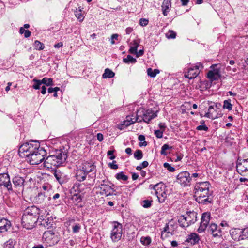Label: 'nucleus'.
Returning a JSON list of instances; mask_svg holds the SVG:
<instances>
[{
	"mask_svg": "<svg viewBox=\"0 0 248 248\" xmlns=\"http://www.w3.org/2000/svg\"><path fill=\"white\" fill-rule=\"evenodd\" d=\"M67 153L62 149L57 150L54 154L46 157L44 162V166L47 170L51 169L54 171V175L60 184L67 181V176L64 173L60 170H56V168L63 166L67 158Z\"/></svg>",
	"mask_w": 248,
	"mask_h": 248,
	"instance_id": "nucleus-1",
	"label": "nucleus"
},
{
	"mask_svg": "<svg viewBox=\"0 0 248 248\" xmlns=\"http://www.w3.org/2000/svg\"><path fill=\"white\" fill-rule=\"evenodd\" d=\"M210 184L208 181L198 183L195 186V197L196 200L203 204L211 203L212 199L210 198L211 194L209 193Z\"/></svg>",
	"mask_w": 248,
	"mask_h": 248,
	"instance_id": "nucleus-2",
	"label": "nucleus"
},
{
	"mask_svg": "<svg viewBox=\"0 0 248 248\" xmlns=\"http://www.w3.org/2000/svg\"><path fill=\"white\" fill-rule=\"evenodd\" d=\"M39 209L32 206L28 207L23 213L21 223L23 227L26 229H31L35 227L38 219Z\"/></svg>",
	"mask_w": 248,
	"mask_h": 248,
	"instance_id": "nucleus-3",
	"label": "nucleus"
},
{
	"mask_svg": "<svg viewBox=\"0 0 248 248\" xmlns=\"http://www.w3.org/2000/svg\"><path fill=\"white\" fill-rule=\"evenodd\" d=\"M40 147V143L38 142L30 141L20 146L18 150L19 155L21 157H25L27 159L30 155L35 153Z\"/></svg>",
	"mask_w": 248,
	"mask_h": 248,
	"instance_id": "nucleus-4",
	"label": "nucleus"
},
{
	"mask_svg": "<svg viewBox=\"0 0 248 248\" xmlns=\"http://www.w3.org/2000/svg\"><path fill=\"white\" fill-rule=\"evenodd\" d=\"M149 188L150 189L154 190V192H152V193L155 194L156 195L158 199V201L160 203H163L165 202L168 194L166 186L163 183H159L155 185H150Z\"/></svg>",
	"mask_w": 248,
	"mask_h": 248,
	"instance_id": "nucleus-5",
	"label": "nucleus"
},
{
	"mask_svg": "<svg viewBox=\"0 0 248 248\" xmlns=\"http://www.w3.org/2000/svg\"><path fill=\"white\" fill-rule=\"evenodd\" d=\"M42 241L45 248L53 246L59 241L58 234L52 231H46L43 234Z\"/></svg>",
	"mask_w": 248,
	"mask_h": 248,
	"instance_id": "nucleus-6",
	"label": "nucleus"
},
{
	"mask_svg": "<svg viewBox=\"0 0 248 248\" xmlns=\"http://www.w3.org/2000/svg\"><path fill=\"white\" fill-rule=\"evenodd\" d=\"M46 155V151L40 147L35 153L30 155L27 160L31 165H37L43 161H45Z\"/></svg>",
	"mask_w": 248,
	"mask_h": 248,
	"instance_id": "nucleus-7",
	"label": "nucleus"
},
{
	"mask_svg": "<svg viewBox=\"0 0 248 248\" xmlns=\"http://www.w3.org/2000/svg\"><path fill=\"white\" fill-rule=\"evenodd\" d=\"M99 185L101 195L106 197L112 195L116 191L114 189V185L108 180H103Z\"/></svg>",
	"mask_w": 248,
	"mask_h": 248,
	"instance_id": "nucleus-8",
	"label": "nucleus"
},
{
	"mask_svg": "<svg viewBox=\"0 0 248 248\" xmlns=\"http://www.w3.org/2000/svg\"><path fill=\"white\" fill-rule=\"evenodd\" d=\"M113 229L111 231L110 237L114 242L120 240L122 235V225L117 221L112 222Z\"/></svg>",
	"mask_w": 248,
	"mask_h": 248,
	"instance_id": "nucleus-9",
	"label": "nucleus"
},
{
	"mask_svg": "<svg viewBox=\"0 0 248 248\" xmlns=\"http://www.w3.org/2000/svg\"><path fill=\"white\" fill-rule=\"evenodd\" d=\"M177 180L178 183L183 186H186L190 185L191 181L190 173L187 171L180 172L177 175Z\"/></svg>",
	"mask_w": 248,
	"mask_h": 248,
	"instance_id": "nucleus-10",
	"label": "nucleus"
},
{
	"mask_svg": "<svg viewBox=\"0 0 248 248\" xmlns=\"http://www.w3.org/2000/svg\"><path fill=\"white\" fill-rule=\"evenodd\" d=\"M14 184V191L15 193H19L20 191H23L24 188V178L19 176H15L12 180Z\"/></svg>",
	"mask_w": 248,
	"mask_h": 248,
	"instance_id": "nucleus-11",
	"label": "nucleus"
},
{
	"mask_svg": "<svg viewBox=\"0 0 248 248\" xmlns=\"http://www.w3.org/2000/svg\"><path fill=\"white\" fill-rule=\"evenodd\" d=\"M211 215L209 212H205L202 214L201 217L200 225L197 231L199 233H202L205 231L210 220Z\"/></svg>",
	"mask_w": 248,
	"mask_h": 248,
	"instance_id": "nucleus-12",
	"label": "nucleus"
},
{
	"mask_svg": "<svg viewBox=\"0 0 248 248\" xmlns=\"http://www.w3.org/2000/svg\"><path fill=\"white\" fill-rule=\"evenodd\" d=\"M0 185L3 186L9 191L14 192L9 175L7 173L0 174Z\"/></svg>",
	"mask_w": 248,
	"mask_h": 248,
	"instance_id": "nucleus-13",
	"label": "nucleus"
},
{
	"mask_svg": "<svg viewBox=\"0 0 248 248\" xmlns=\"http://www.w3.org/2000/svg\"><path fill=\"white\" fill-rule=\"evenodd\" d=\"M51 200L50 194H47L46 192H40L35 197V201L37 204H42L46 205L48 201Z\"/></svg>",
	"mask_w": 248,
	"mask_h": 248,
	"instance_id": "nucleus-14",
	"label": "nucleus"
},
{
	"mask_svg": "<svg viewBox=\"0 0 248 248\" xmlns=\"http://www.w3.org/2000/svg\"><path fill=\"white\" fill-rule=\"evenodd\" d=\"M236 169L239 173L242 175V173L248 171V158L245 159H238L236 165Z\"/></svg>",
	"mask_w": 248,
	"mask_h": 248,
	"instance_id": "nucleus-15",
	"label": "nucleus"
},
{
	"mask_svg": "<svg viewBox=\"0 0 248 248\" xmlns=\"http://www.w3.org/2000/svg\"><path fill=\"white\" fill-rule=\"evenodd\" d=\"M142 112L143 116L140 119L147 123H149L152 119L157 116L156 112H153L152 109H143Z\"/></svg>",
	"mask_w": 248,
	"mask_h": 248,
	"instance_id": "nucleus-16",
	"label": "nucleus"
},
{
	"mask_svg": "<svg viewBox=\"0 0 248 248\" xmlns=\"http://www.w3.org/2000/svg\"><path fill=\"white\" fill-rule=\"evenodd\" d=\"M202 66L201 64H199V65H196L193 67H191L188 69V72L185 74V77L189 79H193L195 78L199 73V67Z\"/></svg>",
	"mask_w": 248,
	"mask_h": 248,
	"instance_id": "nucleus-17",
	"label": "nucleus"
},
{
	"mask_svg": "<svg viewBox=\"0 0 248 248\" xmlns=\"http://www.w3.org/2000/svg\"><path fill=\"white\" fill-rule=\"evenodd\" d=\"M215 65H212L211 68L213 69V70L209 71L207 74L208 78L211 81L218 80L220 75L219 74V70L218 69H214V67Z\"/></svg>",
	"mask_w": 248,
	"mask_h": 248,
	"instance_id": "nucleus-18",
	"label": "nucleus"
},
{
	"mask_svg": "<svg viewBox=\"0 0 248 248\" xmlns=\"http://www.w3.org/2000/svg\"><path fill=\"white\" fill-rule=\"evenodd\" d=\"M208 232L211 233L214 237H220L222 235L221 229L219 228L215 223H211L210 225Z\"/></svg>",
	"mask_w": 248,
	"mask_h": 248,
	"instance_id": "nucleus-19",
	"label": "nucleus"
},
{
	"mask_svg": "<svg viewBox=\"0 0 248 248\" xmlns=\"http://www.w3.org/2000/svg\"><path fill=\"white\" fill-rule=\"evenodd\" d=\"M232 238L235 241L243 240L242 238V230L239 228L232 229L230 231Z\"/></svg>",
	"mask_w": 248,
	"mask_h": 248,
	"instance_id": "nucleus-20",
	"label": "nucleus"
},
{
	"mask_svg": "<svg viewBox=\"0 0 248 248\" xmlns=\"http://www.w3.org/2000/svg\"><path fill=\"white\" fill-rule=\"evenodd\" d=\"M11 224L10 221L5 218H0V232H7L11 228Z\"/></svg>",
	"mask_w": 248,
	"mask_h": 248,
	"instance_id": "nucleus-21",
	"label": "nucleus"
},
{
	"mask_svg": "<svg viewBox=\"0 0 248 248\" xmlns=\"http://www.w3.org/2000/svg\"><path fill=\"white\" fill-rule=\"evenodd\" d=\"M199 240V236L197 233L193 232L188 235L185 241L192 245H195L198 244Z\"/></svg>",
	"mask_w": 248,
	"mask_h": 248,
	"instance_id": "nucleus-22",
	"label": "nucleus"
},
{
	"mask_svg": "<svg viewBox=\"0 0 248 248\" xmlns=\"http://www.w3.org/2000/svg\"><path fill=\"white\" fill-rule=\"evenodd\" d=\"M190 225L194 223L197 221V213L195 212H187L184 215Z\"/></svg>",
	"mask_w": 248,
	"mask_h": 248,
	"instance_id": "nucleus-23",
	"label": "nucleus"
},
{
	"mask_svg": "<svg viewBox=\"0 0 248 248\" xmlns=\"http://www.w3.org/2000/svg\"><path fill=\"white\" fill-rule=\"evenodd\" d=\"M221 113H217L216 109H208V112L204 113V116L211 119H215L221 117Z\"/></svg>",
	"mask_w": 248,
	"mask_h": 248,
	"instance_id": "nucleus-24",
	"label": "nucleus"
},
{
	"mask_svg": "<svg viewBox=\"0 0 248 248\" xmlns=\"http://www.w3.org/2000/svg\"><path fill=\"white\" fill-rule=\"evenodd\" d=\"M63 197L62 194H60L58 193H55L51 198V200L54 201L53 203L55 205H59L62 204Z\"/></svg>",
	"mask_w": 248,
	"mask_h": 248,
	"instance_id": "nucleus-25",
	"label": "nucleus"
},
{
	"mask_svg": "<svg viewBox=\"0 0 248 248\" xmlns=\"http://www.w3.org/2000/svg\"><path fill=\"white\" fill-rule=\"evenodd\" d=\"M178 222L179 226L182 228H186L190 225L184 215L178 217Z\"/></svg>",
	"mask_w": 248,
	"mask_h": 248,
	"instance_id": "nucleus-26",
	"label": "nucleus"
},
{
	"mask_svg": "<svg viewBox=\"0 0 248 248\" xmlns=\"http://www.w3.org/2000/svg\"><path fill=\"white\" fill-rule=\"evenodd\" d=\"M94 167L91 163L85 162L82 164V170H83L87 174L93 170Z\"/></svg>",
	"mask_w": 248,
	"mask_h": 248,
	"instance_id": "nucleus-27",
	"label": "nucleus"
},
{
	"mask_svg": "<svg viewBox=\"0 0 248 248\" xmlns=\"http://www.w3.org/2000/svg\"><path fill=\"white\" fill-rule=\"evenodd\" d=\"M87 174L83 170L79 169L77 171L76 177L78 181L82 182L85 180Z\"/></svg>",
	"mask_w": 248,
	"mask_h": 248,
	"instance_id": "nucleus-28",
	"label": "nucleus"
},
{
	"mask_svg": "<svg viewBox=\"0 0 248 248\" xmlns=\"http://www.w3.org/2000/svg\"><path fill=\"white\" fill-rule=\"evenodd\" d=\"M171 1H163L162 5V9L163 11V14L164 16H167V13L169 12L170 9L171 7Z\"/></svg>",
	"mask_w": 248,
	"mask_h": 248,
	"instance_id": "nucleus-29",
	"label": "nucleus"
},
{
	"mask_svg": "<svg viewBox=\"0 0 248 248\" xmlns=\"http://www.w3.org/2000/svg\"><path fill=\"white\" fill-rule=\"evenodd\" d=\"M140 44V41L138 40H134L130 44L129 52L131 54L136 53L138 47Z\"/></svg>",
	"mask_w": 248,
	"mask_h": 248,
	"instance_id": "nucleus-30",
	"label": "nucleus"
},
{
	"mask_svg": "<svg viewBox=\"0 0 248 248\" xmlns=\"http://www.w3.org/2000/svg\"><path fill=\"white\" fill-rule=\"evenodd\" d=\"M115 73L110 69L107 68L105 70L104 73L102 75L103 78H111L114 77Z\"/></svg>",
	"mask_w": 248,
	"mask_h": 248,
	"instance_id": "nucleus-31",
	"label": "nucleus"
},
{
	"mask_svg": "<svg viewBox=\"0 0 248 248\" xmlns=\"http://www.w3.org/2000/svg\"><path fill=\"white\" fill-rule=\"evenodd\" d=\"M75 15L76 17L80 22L83 21L84 17L82 14V9L80 7L75 10Z\"/></svg>",
	"mask_w": 248,
	"mask_h": 248,
	"instance_id": "nucleus-32",
	"label": "nucleus"
},
{
	"mask_svg": "<svg viewBox=\"0 0 248 248\" xmlns=\"http://www.w3.org/2000/svg\"><path fill=\"white\" fill-rule=\"evenodd\" d=\"M53 223V222L52 219L46 218L44 219L42 221L41 225L44 226L45 228L49 229L52 227Z\"/></svg>",
	"mask_w": 248,
	"mask_h": 248,
	"instance_id": "nucleus-33",
	"label": "nucleus"
},
{
	"mask_svg": "<svg viewBox=\"0 0 248 248\" xmlns=\"http://www.w3.org/2000/svg\"><path fill=\"white\" fill-rule=\"evenodd\" d=\"M115 178L118 180L125 181L127 180L128 177L125 175L123 171H121L116 174Z\"/></svg>",
	"mask_w": 248,
	"mask_h": 248,
	"instance_id": "nucleus-34",
	"label": "nucleus"
},
{
	"mask_svg": "<svg viewBox=\"0 0 248 248\" xmlns=\"http://www.w3.org/2000/svg\"><path fill=\"white\" fill-rule=\"evenodd\" d=\"M140 109L138 110L137 111V117H136V119L135 120L134 119H133V118H131L129 116H127L126 117V121H130V122H133V124H134V123H135L136 122H141L142 121V120L140 119V115H139V113H140Z\"/></svg>",
	"mask_w": 248,
	"mask_h": 248,
	"instance_id": "nucleus-35",
	"label": "nucleus"
},
{
	"mask_svg": "<svg viewBox=\"0 0 248 248\" xmlns=\"http://www.w3.org/2000/svg\"><path fill=\"white\" fill-rule=\"evenodd\" d=\"M71 200L74 204L77 205L81 202L82 199L80 195L75 194L72 196Z\"/></svg>",
	"mask_w": 248,
	"mask_h": 248,
	"instance_id": "nucleus-36",
	"label": "nucleus"
},
{
	"mask_svg": "<svg viewBox=\"0 0 248 248\" xmlns=\"http://www.w3.org/2000/svg\"><path fill=\"white\" fill-rule=\"evenodd\" d=\"M16 243L15 240L10 239L4 243V248H14Z\"/></svg>",
	"mask_w": 248,
	"mask_h": 248,
	"instance_id": "nucleus-37",
	"label": "nucleus"
},
{
	"mask_svg": "<svg viewBox=\"0 0 248 248\" xmlns=\"http://www.w3.org/2000/svg\"><path fill=\"white\" fill-rule=\"evenodd\" d=\"M151 238L150 236H142L140 238L141 243L145 246H148L151 243Z\"/></svg>",
	"mask_w": 248,
	"mask_h": 248,
	"instance_id": "nucleus-38",
	"label": "nucleus"
},
{
	"mask_svg": "<svg viewBox=\"0 0 248 248\" xmlns=\"http://www.w3.org/2000/svg\"><path fill=\"white\" fill-rule=\"evenodd\" d=\"M34 48L38 50H42L45 47L44 45L38 40L34 42Z\"/></svg>",
	"mask_w": 248,
	"mask_h": 248,
	"instance_id": "nucleus-39",
	"label": "nucleus"
},
{
	"mask_svg": "<svg viewBox=\"0 0 248 248\" xmlns=\"http://www.w3.org/2000/svg\"><path fill=\"white\" fill-rule=\"evenodd\" d=\"M42 84H44L49 86L53 84V79L51 78H44L41 80Z\"/></svg>",
	"mask_w": 248,
	"mask_h": 248,
	"instance_id": "nucleus-40",
	"label": "nucleus"
},
{
	"mask_svg": "<svg viewBox=\"0 0 248 248\" xmlns=\"http://www.w3.org/2000/svg\"><path fill=\"white\" fill-rule=\"evenodd\" d=\"M159 73V70L157 69L152 70L151 68L147 69L148 75L151 77H155L157 74Z\"/></svg>",
	"mask_w": 248,
	"mask_h": 248,
	"instance_id": "nucleus-41",
	"label": "nucleus"
},
{
	"mask_svg": "<svg viewBox=\"0 0 248 248\" xmlns=\"http://www.w3.org/2000/svg\"><path fill=\"white\" fill-rule=\"evenodd\" d=\"M172 146H170L168 144H165L161 147L160 153L161 155H166L167 154L166 152V151L168 149H172Z\"/></svg>",
	"mask_w": 248,
	"mask_h": 248,
	"instance_id": "nucleus-42",
	"label": "nucleus"
},
{
	"mask_svg": "<svg viewBox=\"0 0 248 248\" xmlns=\"http://www.w3.org/2000/svg\"><path fill=\"white\" fill-rule=\"evenodd\" d=\"M138 140L140 141H143V142H140L139 143L140 146H146L147 145V143L146 141H145V137L143 135H140L138 137Z\"/></svg>",
	"mask_w": 248,
	"mask_h": 248,
	"instance_id": "nucleus-43",
	"label": "nucleus"
},
{
	"mask_svg": "<svg viewBox=\"0 0 248 248\" xmlns=\"http://www.w3.org/2000/svg\"><path fill=\"white\" fill-rule=\"evenodd\" d=\"M134 157L137 160H140L143 157V153L140 150H136L134 154Z\"/></svg>",
	"mask_w": 248,
	"mask_h": 248,
	"instance_id": "nucleus-44",
	"label": "nucleus"
},
{
	"mask_svg": "<svg viewBox=\"0 0 248 248\" xmlns=\"http://www.w3.org/2000/svg\"><path fill=\"white\" fill-rule=\"evenodd\" d=\"M152 202V200H145L142 201V205L144 208H147L151 206Z\"/></svg>",
	"mask_w": 248,
	"mask_h": 248,
	"instance_id": "nucleus-45",
	"label": "nucleus"
},
{
	"mask_svg": "<svg viewBox=\"0 0 248 248\" xmlns=\"http://www.w3.org/2000/svg\"><path fill=\"white\" fill-rule=\"evenodd\" d=\"M81 229V225L79 223H75L72 226V232L73 233H78Z\"/></svg>",
	"mask_w": 248,
	"mask_h": 248,
	"instance_id": "nucleus-46",
	"label": "nucleus"
},
{
	"mask_svg": "<svg viewBox=\"0 0 248 248\" xmlns=\"http://www.w3.org/2000/svg\"><path fill=\"white\" fill-rule=\"evenodd\" d=\"M123 61L125 63H135L136 62V60L130 55H128L126 58L123 59Z\"/></svg>",
	"mask_w": 248,
	"mask_h": 248,
	"instance_id": "nucleus-47",
	"label": "nucleus"
},
{
	"mask_svg": "<svg viewBox=\"0 0 248 248\" xmlns=\"http://www.w3.org/2000/svg\"><path fill=\"white\" fill-rule=\"evenodd\" d=\"M32 81L34 82L32 87L35 89H39L40 86L42 85L41 80H38L34 78L33 79Z\"/></svg>",
	"mask_w": 248,
	"mask_h": 248,
	"instance_id": "nucleus-48",
	"label": "nucleus"
},
{
	"mask_svg": "<svg viewBox=\"0 0 248 248\" xmlns=\"http://www.w3.org/2000/svg\"><path fill=\"white\" fill-rule=\"evenodd\" d=\"M176 33L171 30H170L167 33H166V37L168 39H174L176 37Z\"/></svg>",
	"mask_w": 248,
	"mask_h": 248,
	"instance_id": "nucleus-49",
	"label": "nucleus"
},
{
	"mask_svg": "<svg viewBox=\"0 0 248 248\" xmlns=\"http://www.w3.org/2000/svg\"><path fill=\"white\" fill-rule=\"evenodd\" d=\"M182 106L186 108H191L192 107H193V108H197V106L195 104H191L189 102H185Z\"/></svg>",
	"mask_w": 248,
	"mask_h": 248,
	"instance_id": "nucleus-50",
	"label": "nucleus"
},
{
	"mask_svg": "<svg viewBox=\"0 0 248 248\" xmlns=\"http://www.w3.org/2000/svg\"><path fill=\"white\" fill-rule=\"evenodd\" d=\"M163 166L164 168H166L170 172H174L175 170V168L173 167H172L168 163H166V162L164 163L163 164Z\"/></svg>",
	"mask_w": 248,
	"mask_h": 248,
	"instance_id": "nucleus-51",
	"label": "nucleus"
},
{
	"mask_svg": "<svg viewBox=\"0 0 248 248\" xmlns=\"http://www.w3.org/2000/svg\"><path fill=\"white\" fill-rule=\"evenodd\" d=\"M242 237L243 240L248 239V227L242 230Z\"/></svg>",
	"mask_w": 248,
	"mask_h": 248,
	"instance_id": "nucleus-52",
	"label": "nucleus"
},
{
	"mask_svg": "<svg viewBox=\"0 0 248 248\" xmlns=\"http://www.w3.org/2000/svg\"><path fill=\"white\" fill-rule=\"evenodd\" d=\"M164 131L160 130H156L155 131L154 134L157 138H162L163 137V133Z\"/></svg>",
	"mask_w": 248,
	"mask_h": 248,
	"instance_id": "nucleus-53",
	"label": "nucleus"
},
{
	"mask_svg": "<svg viewBox=\"0 0 248 248\" xmlns=\"http://www.w3.org/2000/svg\"><path fill=\"white\" fill-rule=\"evenodd\" d=\"M42 189L45 191H46V192L47 193L52 190L51 186L48 184L44 185L42 186Z\"/></svg>",
	"mask_w": 248,
	"mask_h": 248,
	"instance_id": "nucleus-54",
	"label": "nucleus"
},
{
	"mask_svg": "<svg viewBox=\"0 0 248 248\" xmlns=\"http://www.w3.org/2000/svg\"><path fill=\"white\" fill-rule=\"evenodd\" d=\"M232 105L230 100H225L224 101L223 108H232Z\"/></svg>",
	"mask_w": 248,
	"mask_h": 248,
	"instance_id": "nucleus-55",
	"label": "nucleus"
},
{
	"mask_svg": "<svg viewBox=\"0 0 248 248\" xmlns=\"http://www.w3.org/2000/svg\"><path fill=\"white\" fill-rule=\"evenodd\" d=\"M133 124L132 122H130L128 121H126V120L123 121V123L121 124V127H119V129H122L123 128V126L124 125L125 127H127L130 125Z\"/></svg>",
	"mask_w": 248,
	"mask_h": 248,
	"instance_id": "nucleus-56",
	"label": "nucleus"
},
{
	"mask_svg": "<svg viewBox=\"0 0 248 248\" xmlns=\"http://www.w3.org/2000/svg\"><path fill=\"white\" fill-rule=\"evenodd\" d=\"M196 129L197 130H200V131L203 130V131H207L208 130V128L206 125L202 124V125H200L196 127Z\"/></svg>",
	"mask_w": 248,
	"mask_h": 248,
	"instance_id": "nucleus-57",
	"label": "nucleus"
},
{
	"mask_svg": "<svg viewBox=\"0 0 248 248\" xmlns=\"http://www.w3.org/2000/svg\"><path fill=\"white\" fill-rule=\"evenodd\" d=\"M149 21L146 18H141L140 21V26L144 27L148 24Z\"/></svg>",
	"mask_w": 248,
	"mask_h": 248,
	"instance_id": "nucleus-58",
	"label": "nucleus"
},
{
	"mask_svg": "<svg viewBox=\"0 0 248 248\" xmlns=\"http://www.w3.org/2000/svg\"><path fill=\"white\" fill-rule=\"evenodd\" d=\"M116 161H113L112 163H110L108 164V166L111 169L116 170L118 168V166L116 164Z\"/></svg>",
	"mask_w": 248,
	"mask_h": 248,
	"instance_id": "nucleus-59",
	"label": "nucleus"
},
{
	"mask_svg": "<svg viewBox=\"0 0 248 248\" xmlns=\"http://www.w3.org/2000/svg\"><path fill=\"white\" fill-rule=\"evenodd\" d=\"M114 152V150H109L107 152V155H108L110 156V157H109V159L110 160H113L116 157V156L113 155Z\"/></svg>",
	"mask_w": 248,
	"mask_h": 248,
	"instance_id": "nucleus-60",
	"label": "nucleus"
},
{
	"mask_svg": "<svg viewBox=\"0 0 248 248\" xmlns=\"http://www.w3.org/2000/svg\"><path fill=\"white\" fill-rule=\"evenodd\" d=\"M60 90V88L59 87H56L55 88H49L48 89V92L49 93H52L53 92H57V91Z\"/></svg>",
	"mask_w": 248,
	"mask_h": 248,
	"instance_id": "nucleus-61",
	"label": "nucleus"
},
{
	"mask_svg": "<svg viewBox=\"0 0 248 248\" xmlns=\"http://www.w3.org/2000/svg\"><path fill=\"white\" fill-rule=\"evenodd\" d=\"M221 106V105L220 103H213V105H210L208 108H214V107L216 108H219Z\"/></svg>",
	"mask_w": 248,
	"mask_h": 248,
	"instance_id": "nucleus-62",
	"label": "nucleus"
},
{
	"mask_svg": "<svg viewBox=\"0 0 248 248\" xmlns=\"http://www.w3.org/2000/svg\"><path fill=\"white\" fill-rule=\"evenodd\" d=\"M158 127L160 128V130H162L163 131H165L166 128V125L165 123H160L158 124Z\"/></svg>",
	"mask_w": 248,
	"mask_h": 248,
	"instance_id": "nucleus-63",
	"label": "nucleus"
},
{
	"mask_svg": "<svg viewBox=\"0 0 248 248\" xmlns=\"http://www.w3.org/2000/svg\"><path fill=\"white\" fill-rule=\"evenodd\" d=\"M118 37V35L117 34H114L111 35V44H115V39L117 40Z\"/></svg>",
	"mask_w": 248,
	"mask_h": 248,
	"instance_id": "nucleus-64",
	"label": "nucleus"
}]
</instances>
